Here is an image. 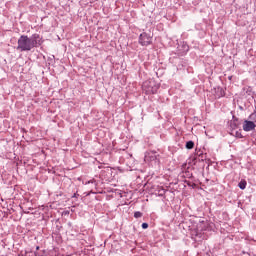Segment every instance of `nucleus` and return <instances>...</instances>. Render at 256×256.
Returning a JSON list of instances; mask_svg holds the SVG:
<instances>
[{
	"label": "nucleus",
	"mask_w": 256,
	"mask_h": 256,
	"mask_svg": "<svg viewBox=\"0 0 256 256\" xmlns=\"http://www.w3.org/2000/svg\"><path fill=\"white\" fill-rule=\"evenodd\" d=\"M143 91H145L148 95L149 94H155L157 93V89H159V87L155 86V82L153 81H146L143 83L142 85Z\"/></svg>",
	"instance_id": "2"
},
{
	"label": "nucleus",
	"mask_w": 256,
	"mask_h": 256,
	"mask_svg": "<svg viewBox=\"0 0 256 256\" xmlns=\"http://www.w3.org/2000/svg\"><path fill=\"white\" fill-rule=\"evenodd\" d=\"M142 229H149V224L143 223L142 224Z\"/></svg>",
	"instance_id": "8"
},
{
	"label": "nucleus",
	"mask_w": 256,
	"mask_h": 256,
	"mask_svg": "<svg viewBox=\"0 0 256 256\" xmlns=\"http://www.w3.org/2000/svg\"><path fill=\"white\" fill-rule=\"evenodd\" d=\"M242 127H243V131L249 132V131H253L256 125L251 120H245Z\"/></svg>",
	"instance_id": "4"
},
{
	"label": "nucleus",
	"mask_w": 256,
	"mask_h": 256,
	"mask_svg": "<svg viewBox=\"0 0 256 256\" xmlns=\"http://www.w3.org/2000/svg\"><path fill=\"white\" fill-rule=\"evenodd\" d=\"M236 136H237V137H240V138L243 137V136L241 135V133H239V132H236Z\"/></svg>",
	"instance_id": "10"
},
{
	"label": "nucleus",
	"mask_w": 256,
	"mask_h": 256,
	"mask_svg": "<svg viewBox=\"0 0 256 256\" xmlns=\"http://www.w3.org/2000/svg\"><path fill=\"white\" fill-rule=\"evenodd\" d=\"M91 183H92V184L95 183V180H89L88 182L85 183V185H89V184H91Z\"/></svg>",
	"instance_id": "9"
},
{
	"label": "nucleus",
	"mask_w": 256,
	"mask_h": 256,
	"mask_svg": "<svg viewBox=\"0 0 256 256\" xmlns=\"http://www.w3.org/2000/svg\"><path fill=\"white\" fill-rule=\"evenodd\" d=\"M139 43H141L143 46L151 45V36H149L147 33L140 34Z\"/></svg>",
	"instance_id": "3"
},
{
	"label": "nucleus",
	"mask_w": 256,
	"mask_h": 256,
	"mask_svg": "<svg viewBox=\"0 0 256 256\" xmlns=\"http://www.w3.org/2000/svg\"><path fill=\"white\" fill-rule=\"evenodd\" d=\"M134 217H135V219H139V218L143 217V213H141L140 211H137L134 213Z\"/></svg>",
	"instance_id": "7"
},
{
	"label": "nucleus",
	"mask_w": 256,
	"mask_h": 256,
	"mask_svg": "<svg viewBox=\"0 0 256 256\" xmlns=\"http://www.w3.org/2000/svg\"><path fill=\"white\" fill-rule=\"evenodd\" d=\"M240 189H245L247 187V182L246 181H241L238 184Z\"/></svg>",
	"instance_id": "6"
},
{
	"label": "nucleus",
	"mask_w": 256,
	"mask_h": 256,
	"mask_svg": "<svg viewBox=\"0 0 256 256\" xmlns=\"http://www.w3.org/2000/svg\"><path fill=\"white\" fill-rule=\"evenodd\" d=\"M43 42L39 34H33L31 37L22 35L18 39V51H31L35 47H39Z\"/></svg>",
	"instance_id": "1"
},
{
	"label": "nucleus",
	"mask_w": 256,
	"mask_h": 256,
	"mask_svg": "<svg viewBox=\"0 0 256 256\" xmlns=\"http://www.w3.org/2000/svg\"><path fill=\"white\" fill-rule=\"evenodd\" d=\"M193 147H195V142L191 140L186 142V149H193Z\"/></svg>",
	"instance_id": "5"
}]
</instances>
